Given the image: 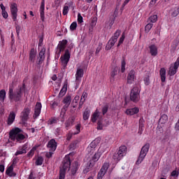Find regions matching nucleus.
I'll return each instance as SVG.
<instances>
[{
  "instance_id": "obj_1",
  "label": "nucleus",
  "mask_w": 179,
  "mask_h": 179,
  "mask_svg": "<svg viewBox=\"0 0 179 179\" xmlns=\"http://www.w3.org/2000/svg\"><path fill=\"white\" fill-rule=\"evenodd\" d=\"M23 92H26V84L23 83L22 86H18L17 89L13 90V87H9L8 90V99L10 101L17 103L22 101L23 97Z\"/></svg>"
},
{
  "instance_id": "obj_2",
  "label": "nucleus",
  "mask_w": 179,
  "mask_h": 179,
  "mask_svg": "<svg viewBox=\"0 0 179 179\" xmlns=\"http://www.w3.org/2000/svg\"><path fill=\"white\" fill-rule=\"evenodd\" d=\"M20 132H22V129L19 127H16L11 130L9 133L10 139H11V141H16V142H19V143H22V141L26 139V136L20 134Z\"/></svg>"
},
{
  "instance_id": "obj_3",
  "label": "nucleus",
  "mask_w": 179,
  "mask_h": 179,
  "mask_svg": "<svg viewBox=\"0 0 179 179\" xmlns=\"http://www.w3.org/2000/svg\"><path fill=\"white\" fill-rule=\"evenodd\" d=\"M125 155H127V146L122 145L119 148L118 152L113 155V159L115 163H118Z\"/></svg>"
},
{
  "instance_id": "obj_4",
  "label": "nucleus",
  "mask_w": 179,
  "mask_h": 179,
  "mask_svg": "<svg viewBox=\"0 0 179 179\" xmlns=\"http://www.w3.org/2000/svg\"><path fill=\"white\" fill-rule=\"evenodd\" d=\"M130 100L133 103H138L141 100V88L139 87H134L131 90Z\"/></svg>"
},
{
  "instance_id": "obj_5",
  "label": "nucleus",
  "mask_w": 179,
  "mask_h": 179,
  "mask_svg": "<svg viewBox=\"0 0 179 179\" xmlns=\"http://www.w3.org/2000/svg\"><path fill=\"white\" fill-rule=\"evenodd\" d=\"M150 148V144L149 143H146L145 145L142 147L138 158L137 159V161L136 162V164H141V163L143 162L145 157H146V155H148V152H149Z\"/></svg>"
},
{
  "instance_id": "obj_6",
  "label": "nucleus",
  "mask_w": 179,
  "mask_h": 179,
  "mask_svg": "<svg viewBox=\"0 0 179 179\" xmlns=\"http://www.w3.org/2000/svg\"><path fill=\"white\" fill-rule=\"evenodd\" d=\"M69 59H71V52H69V50L67 49L65 50L64 55L60 57V61L64 69L68 66V62H69Z\"/></svg>"
},
{
  "instance_id": "obj_7",
  "label": "nucleus",
  "mask_w": 179,
  "mask_h": 179,
  "mask_svg": "<svg viewBox=\"0 0 179 179\" xmlns=\"http://www.w3.org/2000/svg\"><path fill=\"white\" fill-rule=\"evenodd\" d=\"M10 10L13 22H17V4L13 3L10 6Z\"/></svg>"
},
{
  "instance_id": "obj_8",
  "label": "nucleus",
  "mask_w": 179,
  "mask_h": 179,
  "mask_svg": "<svg viewBox=\"0 0 179 179\" xmlns=\"http://www.w3.org/2000/svg\"><path fill=\"white\" fill-rule=\"evenodd\" d=\"M108 167H110V164L105 162L98 173L97 179H103V177L106 176V173H107V171L108 170Z\"/></svg>"
},
{
  "instance_id": "obj_9",
  "label": "nucleus",
  "mask_w": 179,
  "mask_h": 179,
  "mask_svg": "<svg viewBox=\"0 0 179 179\" xmlns=\"http://www.w3.org/2000/svg\"><path fill=\"white\" fill-rule=\"evenodd\" d=\"M178 66H179V57L176 59L173 66H171L169 68V75L171 76H174V75L177 73V70L178 69Z\"/></svg>"
},
{
  "instance_id": "obj_10",
  "label": "nucleus",
  "mask_w": 179,
  "mask_h": 179,
  "mask_svg": "<svg viewBox=\"0 0 179 179\" xmlns=\"http://www.w3.org/2000/svg\"><path fill=\"white\" fill-rule=\"evenodd\" d=\"M62 168H61V170H64L66 171L68 169H71V158L69 156H66L62 162Z\"/></svg>"
},
{
  "instance_id": "obj_11",
  "label": "nucleus",
  "mask_w": 179,
  "mask_h": 179,
  "mask_svg": "<svg viewBox=\"0 0 179 179\" xmlns=\"http://www.w3.org/2000/svg\"><path fill=\"white\" fill-rule=\"evenodd\" d=\"M29 114H30V108H24L20 116L21 120L24 124L29 120Z\"/></svg>"
},
{
  "instance_id": "obj_12",
  "label": "nucleus",
  "mask_w": 179,
  "mask_h": 179,
  "mask_svg": "<svg viewBox=\"0 0 179 179\" xmlns=\"http://www.w3.org/2000/svg\"><path fill=\"white\" fill-rule=\"evenodd\" d=\"M47 146L50 148V152H55L57 150V141L52 138L48 143Z\"/></svg>"
},
{
  "instance_id": "obj_13",
  "label": "nucleus",
  "mask_w": 179,
  "mask_h": 179,
  "mask_svg": "<svg viewBox=\"0 0 179 179\" xmlns=\"http://www.w3.org/2000/svg\"><path fill=\"white\" fill-rule=\"evenodd\" d=\"M84 71L83 69H78L76 73V83H80L82 78H83Z\"/></svg>"
},
{
  "instance_id": "obj_14",
  "label": "nucleus",
  "mask_w": 179,
  "mask_h": 179,
  "mask_svg": "<svg viewBox=\"0 0 179 179\" xmlns=\"http://www.w3.org/2000/svg\"><path fill=\"white\" fill-rule=\"evenodd\" d=\"M44 59H45V49L43 48L41 49L39 52V59L36 62V64L38 65H41L44 62Z\"/></svg>"
},
{
  "instance_id": "obj_15",
  "label": "nucleus",
  "mask_w": 179,
  "mask_h": 179,
  "mask_svg": "<svg viewBox=\"0 0 179 179\" xmlns=\"http://www.w3.org/2000/svg\"><path fill=\"white\" fill-rule=\"evenodd\" d=\"M41 103L37 102L35 106V110L34 113V118H37L40 114H41Z\"/></svg>"
},
{
  "instance_id": "obj_16",
  "label": "nucleus",
  "mask_w": 179,
  "mask_h": 179,
  "mask_svg": "<svg viewBox=\"0 0 179 179\" xmlns=\"http://www.w3.org/2000/svg\"><path fill=\"white\" fill-rule=\"evenodd\" d=\"M36 55H37V51L34 48H31L29 52V62L31 64L36 62Z\"/></svg>"
},
{
  "instance_id": "obj_17",
  "label": "nucleus",
  "mask_w": 179,
  "mask_h": 179,
  "mask_svg": "<svg viewBox=\"0 0 179 179\" xmlns=\"http://www.w3.org/2000/svg\"><path fill=\"white\" fill-rule=\"evenodd\" d=\"M134 80H135V71L131 70L130 71V72L127 76V83L129 85H132Z\"/></svg>"
},
{
  "instance_id": "obj_18",
  "label": "nucleus",
  "mask_w": 179,
  "mask_h": 179,
  "mask_svg": "<svg viewBox=\"0 0 179 179\" xmlns=\"http://www.w3.org/2000/svg\"><path fill=\"white\" fill-rule=\"evenodd\" d=\"M73 122H75V117L72 116L69 117V119L65 122L64 125L66 129L68 131L73 125Z\"/></svg>"
},
{
  "instance_id": "obj_19",
  "label": "nucleus",
  "mask_w": 179,
  "mask_h": 179,
  "mask_svg": "<svg viewBox=\"0 0 179 179\" xmlns=\"http://www.w3.org/2000/svg\"><path fill=\"white\" fill-rule=\"evenodd\" d=\"M44 10H45V3L44 0H43L41 1V5L40 7V15H41V19L42 22H44V20H45Z\"/></svg>"
},
{
  "instance_id": "obj_20",
  "label": "nucleus",
  "mask_w": 179,
  "mask_h": 179,
  "mask_svg": "<svg viewBox=\"0 0 179 179\" xmlns=\"http://www.w3.org/2000/svg\"><path fill=\"white\" fill-rule=\"evenodd\" d=\"M150 54L152 57H156L158 54L157 46L155 44H152L149 46Z\"/></svg>"
},
{
  "instance_id": "obj_21",
  "label": "nucleus",
  "mask_w": 179,
  "mask_h": 179,
  "mask_svg": "<svg viewBox=\"0 0 179 179\" xmlns=\"http://www.w3.org/2000/svg\"><path fill=\"white\" fill-rule=\"evenodd\" d=\"M15 118H16V113H15V112H10L7 120L8 125H12V124H13V122H15Z\"/></svg>"
},
{
  "instance_id": "obj_22",
  "label": "nucleus",
  "mask_w": 179,
  "mask_h": 179,
  "mask_svg": "<svg viewBox=\"0 0 179 179\" xmlns=\"http://www.w3.org/2000/svg\"><path fill=\"white\" fill-rule=\"evenodd\" d=\"M6 174L8 176V177H16V173L13 171V165H10L7 168Z\"/></svg>"
},
{
  "instance_id": "obj_23",
  "label": "nucleus",
  "mask_w": 179,
  "mask_h": 179,
  "mask_svg": "<svg viewBox=\"0 0 179 179\" xmlns=\"http://www.w3.org/2000/svg\"><path fill=\"white\" fill-rule=\"evenodd\" d=\"M68 90V82L66 81L63 85V87L59 92V97H64L65 94H66V91Z\"/></svg>"
},
{
  "instance_id": "obj_24",
  "label": "nucleus",
  "mask_w": 179,
  "mask_h": 179,
  "mask_svg": "<svg viewBox=\"0 0 179 179\" xmlns=\"http://www.w3.org/2000/svg\"><path fill=\"white\" fill-rule=\"evenodd\" d=\"M117 43V40L111 38L107 43L106 46V51L110 50V48H113L114 47V45Z\"/></svg>"
},
{
  "instance_id": "obj_25",
  "label": "nucleus",
  "mask_w": 179,
  "mask_h": 179,
  "mask_svg": "<svg viewBox=\"0 0 179 179\" xmlns=\"http://www.w3.org/2000/svg\"><path fill=\"white\" fill-rule=\"evenodd\" d=\"M139 113V108L135 107L130 109H127L125 113L127 115H134V114H138Z\"/></svg>"
},
{
  "instance_id": "obj_26",
  "label": "nucleus",
  "mask_w": 179,
  "mask_h": 179,
  "mask_svg": "<svg viewBox=\"0 0 179 179\" xmlns=\"http://www.w3.org/2000/svg\"><path fill=\"white\" fill-rule=\"evenodd\" d=\"M0 8L1 9V15L4 19H8L9 15H8V12H6V8L3 6V3L0 4Z\"/></svg>"
},
{
  "instance_id": "obj_27",
  "label": "nucleus",
  "mask_w": 179,
  "mask_h": 179,
  "mask_svg": "<svg viewBox=\"0 0 179 179\" xmlns=\"http://www.w3.org/2000/svg\"><path fill=\"white\" fill-rule=\"evenodd\" d=\"M159 75L161 78V82L164 83L166 82V69L162 68L159 71Z\"/></svg>"
},
{
  "instance_id": "obj_28",
  "label": "nucleus",
  "mask_w": 179,
  "mask_h": 179,
  "mask_svg": "<svg viewBox=\"0 0 179 179\" xmlns=\"http://www.w3.org/2000/svg\"><path fill=\"white\" fill-rule=\"evenodd\" d=\"M57 48L58 50L56 51V55H57V57H59V55H61V52H62V51H64L66 48L64 46V45H62L59 43Z\"/></svg>"
},
{
  "instance_id": "obj_29",
  "label": "nucleus",
  "mask_w": 179,
  "mask_h": 179,
  "mask_svg": "<svg viewBox=\"0 0 179 179\" xmlns=\"http://www.w3.org/2000/svg\"><path fill=\"white\" fill-rule=\"evenodd\" d=\"M90 117V110L87 108L83 113V119L84 120V121H87Z\"/></svg>"
},
{
  "instance_id": "obj_30",
  "label": "nucleus",
  "mask_w": 179,
  "mask_h": 179,
  "mask_svg": "<svg viewBox=\"0 0 179 179\" xmlns=\"http://www.w3.org/2000/svg\"><path fill=\"white\" fill-rule=\"evenodd\" d=\"M118 73V69L115 68L110 73V82H114L115 76H117Z\"/></svg>"
},
{
  "instance_id": "obj_31",
  "label": "nucleus",
  "mask_w": 179,
  "mask_h": 179,
  "mask_svg": "<svg viewBox=\"0 0 179 179\" xmlns=\"http://www.w3.org/2000/svg\"><path fill=\"white\" fill-rule=\"evenodd\" d=\"M5 99H6V91L1 90H0V101L4 103Z\"/></svg>"
},
{
  "instance_id": "obj_32",
  "label": "nucleus",
  "mask_w": 179,
  "mask_h": 179,
  "mask_svg": "<svg viewBox=\"0 0 179 179\" xmlns=\"http://www.w3.org/2000/svg\"><path fill=\"white\" fill-rule=\"evenodd\" d=\"M99 114H100V112L99 110H95V112L92 114L91 117V121L92 122H96L97 121V117H99Z\"/></svg>"
},
{
  "instance_id": "obj_33",
  "label": "nucleus",
  "mask_w": 179,
  "mask_h": 179,
  "mask_svg": "<svg viewBox=\"0 0 179 179\" xmlns=\"http://www.w3.org/2000/svg\"><path fill=\"white\" fill-rule=\"evenodd\" d=\"M43 162H44V158H43V157H41V156H39L37 157V159L35 162V164H36V166H42Z\"/></svg>"
},
{
  "instance_id": "obj_34",
  "label": "nucleus",
  "mask_w": 179,
  "mask_h": 179,
  "mask_svg": "<svg viewBox=\"0 0 179 179\" xmlns=\"http://www.w3.org/2000/svg\"><path fill=\"white\" fill-rule=\"evenodd\" d=\"M167 121H169V116L166 114H163L159 119V122H161V124H166Z\"/></svg>"
},
{
  "instance_id": "obj_35",
  "label": "nucleus",
  "mask_w": 179,
  "mask_h": 179,
  "mask_svg": "<svg viewBox=\"0 0 179 179\" xmlns=\"http://www.w3.org/2000/svg\"><path fill=\"white\" fill-rule=\"evenodd\" d=\"M18 149L21 151V152H24V153H27V150L29 149V144L25 143L22 146H20L18 148Z\"/></svg>"
},
{
  "instance_id": "obj_36",
  "label": "nucleus",
  "mask_w": 179,
  "mask_h": 179,
  "mask_svg": "<svg viewBox=\"0 0 179 179\" xmlns=\"http://www.w3.org/2000/svg\"><path fill=\"white\" fill-rule=\"evenodd\" d=\"M127 65V62H125V58H122V62H121V68H120V71L122 73H124L125 72V66Z\"/></svg>"
},
{
  "instance_id": "obj_37",
  "label": "nucleus",
  "mask_w": 179,
  "mask_h": 179,
  "mask_svg": "<svg viewBox=\"0 0 179 179\" xmlns=\"http://www.w3.org/2000/svg\"><path fill=\"white\" fill-rule=\"evenodd\" d=\"M101 156V152H96L94 154V155L93 156L92 159H91V160H92V162H94V163H96V162L99 161V159H100Z\"/></svg>"
},
{
  "instance_id": "obj_38",
  "label": "nucleus",
  "mask_w": 179,
  "mask_h": 179,
  "mask_svg": "<svg viewBox=\"0 0 179 179\" xmlns=\"http://www.w3.org/2000/svg\"><path fill=\"white\" fill-rule=\"evenodd\" d=\"M72 101L71 95H66L63 100V103L64 104H68L69 106L71 104V101Z\"/></svg>"
},
{
  "instance_id": "obj_39",
  "label": "nucleus",
  "mask_w": 179,
  "mask_h": 179,
  "mask_svg": "<svg viewBox=\"0 0 179 179\" xmlns=\"http://www.w3.org/2000/svg\"><path fill=\"white\" fill-rule=\"evenodd\" d=\"M36 150H37V147H33L31 150L27 153V157H29V159H31L32 156H34V152H36Z\"/></svg>"
},
{
  "instance_id": "obj_40",
  "label": "nucleus",
  "mask_w": 179,
  "mask_h": 179,
  "mask_svg": "<svg viewBox=\"0 0 179 179\" xmlns=\"http://www.w3.org/2000/svg\"><path fill=\"white\" fill-rule=\"evenodd\" d=\"M57 122H58V119H57V117H51L48 121V125H54V124H57Z\"/></svg>"
},
{
  "instance_id": "obj_41",
  "label": "nucleus",
  "mask_w": 179,
  "mask_h": 179,
  "mask_svg": "<svg viewBox=\"0 0 179 179\" xmlns=\"http://www.w3.org/2000/svg\"><path fill=\"white\" fill-rule=\"evenodd\" d=\"M78 169H79V167L76 164L75 166H72L71 169V176H75V174H76Z\"/></svg>"
},
{
  "instance_id": "obj_42",
  "label": "nucleus",
  "mask_w": 179,
  "mask_h": 179,
  "mask_svg": "<svg viewBox=\"0 0 179 179\" xmlns=\"http://www.w3.org/2000/svg\"><path fill=\"white\" fill-rule=\"evenodd\" d=\"M121 34V30L117 29L113 34V36L111 37V38H113L114 40H118V37H120Z\"/></svg>"
},
{
  "instance_id": "obj_43",
  "label": "nucleus",
  "mask_w": 179,
  "mask_h": 179,
  "mask_svg": "<svg viewBox=\"0 0 179 179\" xmlns=\"http://www.w3.org/2000/svg\"><path fill=\"white\" fill-rule=\"evenodd\" d=\"M179 15V7H176L174 10L171 13L172 17H177Z\"/></svg>"
},
{
  "instance_id": "obj_44",
  "label": "nucleus",
  "mask_w": 179,
  "mask_h": 179,
  "mask_svg": "<svg viewBox=\"0 0 179 179\" xmlns=\"http://www.w3.org/2000/svg\"><path fill=\"white\" fill-rule=\"evenodd\" d=\"M66 174V171L65 169L59 170V179H65V175Z\"/></svg>"
},
{
  "instance_id": "obj_45",
  "label": "nucleus",
  "mask_w": 179,
  "mask_h": 179,
  "mask_svg": "<svg viewBox=\"0 0 179 179\" xmlns=\"http://www.w3.org/2000/svg\"><path fill=\"white\" fill-rule=\"evenodd\" d=\"M101 112L103 115H106L107 113L108 112V105L106 104L105 106H102L101 108Z\"/></svg>"
},
{
  "instance_id": "obj_46",
  "label": "nucleus",
  "mask_w": 179,
  "mask_h": 179,
  "mask_svg": "<svg viewBox=\"0 0 179 179\" xmlns=\"http://www.w3.org/2000/svg\"><path fill=\"white\" fill-rule=\"evenodd\" d=\"M153 27V24L152 23H148L145 27V33H149L152 28Z\"/></svg>"
},
{
  "instance_id": "obj_47",
  "label": "nucleus",
  "mask_w": 179,
  "mask_h": 179,
  "mask_svg": "<svg viewBox=\"0 0 179 179\" xmlns=\"http://www.w3.org/2000/svg\"><path fill=\"white\" fill-rule=\"evenodd\" d=\"M148 19L151 23H156L157 22V15H151Z\"/></svg>"
},
{
  "instance_id": "obj_48",
  "label": "nucleus",
  "mask_w": 179,
  "mask_h": 179,
  "mask_svg": "<svg viewBox=\"0 0 179 179\" xmlns=\"http://www.w3.org/2000/svg\"><path fill=\"white\" fill-rule=\"evenodd\" d=\"M125 40V33H123L120 38L119 42L117 43V47H120L124 43V41Z\"/></svg>"
},
{
  "instance_id": "obj_49",
  "label": "nucleus",
  "mask_w": 179,
  "mask_h": 179,
  "mask_svg": "<svg viewBox=\"0 0 179 179\" xmlns=\"http://www.w3.org/2000/svg\"><path fill=\"white\" fill-rule=\"evenodd\" d=\"M78 27V23L76 22H73L70 25V30L71 31H74V30Z\"/></svg>"
},
{
  "instance_id": "obj_50",
  "label": "nucleus",
  "mask_w": 179,
  "mask_h": 179,
  "mask_svg": "<svg viewBox=\"0 0 179 179\" xmlns=\"http://www.w3.org/2000/svg\"><path fill=\"white\" fill-rule=\"evenodd\" d=\"M69 12V6H64L63 8V15L64 16H66L68 15V13Z\"/></svg>"
},
{
  "instance_id": "obj_51",
  "label": "nucleus",
  "mask_w": 179,
  "mask_h": 179,
  "mask_svg": "<svg viewBox=\"0 0 179 179\" xmlns=\"http://www.w3.org/2000/svg\"><path fill=\"white\" fill-rule=\"evenodd\" d=\"M96 129H97L99 131H101V129H103V122L101 121V120H100L98 121Z\"/></svg>"
},
{
  "instance_id": "obj_52",
  "label": "nucleus",
  "mask_w": 179,
  "mask_h": 179,
  "mask_svg": "<svg viewBox=\"0 0 179 179\" xmlns=\"http://www.w3.org/2000/svg\"><path fill=\"white\" fill-rule=\"evenodd\" d=\"M65 114H66V111L61 110L60 118L62 119V121H65Z\"/></svg>"
},
{
  "instance_id": "obj_53",
  "label": "nucleus",
  "mask_w": 179,
  "mask_h": 179,
  "mask_svg": "<svg viewBox=\"0 0 179 179\" xmlns=\"http://www.w3.org/2000/svg\"><path fill=\"white\" fill-rule=\"evenodd\" d=\"M82 127V124H78L76 126V129L77 131L76 133H74V135H78V134H80V127Z\"/></svg>"
},
{
  "instance_id": "obj_54",
  "label": "nucleus",
  "mask_w": 179,
  "mask_h": 179,
  "mask_svg": "<svg viewBox=\"0 0 179 179\" xmlns=\"http://www.w3.org/2000/svg\"><path fill=\"white\" fill-rule=\"evenodd\" d=\"M78 23L80 24V23H83V17L80 15V13L78 14Z\"/></svg>"
},
{
  "instance_id": "obj_55",
  "label": "nucleus",
  "mask_w": 179,
  "mask_h": 179,
  "mask_svg": "<svg viewBox=\"0 0 179 179\" xmlns=\"http://www.w3.org/2000/svg\"><path fill=\"white\" fill-rule=\"evenodd\" d=\"M92 167L89 166V165L86 166V168L83 170V173L84 174H87V173H89V171H90V170H92Z\"/></svg>"
},
{
  "instance_id": "obj_56",
  "label": "nucleus",
  "mask_w": 179,
  "mask_h": 179,
  "mask_svg": "<svg viewBox=\"0 0 179 179\" xmlns=\"http://www.w3.org/2000/svg\"><path fill=\"white\" fill-rule=\"evenodd\" d=\"M94 164H96V162H94V161H92V159L90 160L87 164V166H88V167H92L93 168V166H94Z\"/></svg>"
},
{
  "instance_id": "obj_57",
  "label": "nucleus",
  "mask_w": 179,
  "mask_h": 179,
  "mask_svg": "<svg viewBox=\"0 0 179 179\" xmlns=\"http://www.w3.org/2000/svg\"><path fill=\"white\" fill-rule=\"evenodd\" d=\"M86 99H87V93L86 92H83V94H82V96H81L80 100H81V101H83V100L85 101Z\"/></svg>"
},
{
  "instance_id": "obj_58",
  "label": "nucleus",
  "mask_w": 179,
  "mask_h": 179,
  "mask_svg": "<svg viewBox=\"0 0 179 179\" xmlns=\"http://www.w3.org/2000/svg\"><path fill=\"white\" fill-rule=\"evenodd\" d=\"M17 163H19V158L18 157H15L13 159V164H12L11 166H16Z\"/></svg>"
},
{
  "instance_id": "obj_59",
  "label": "nucleus",
  "mask_w": 179,
  "mask_h": 179,
  "mask_svg": "<svg viewBox=\"0 0 179 179\" xmlns=\"http://www.w3.org/2000/svg\"><path fill=\"white\" fill-rule=\"evenodd\" d=\"M171 177H178V171H173L171 173Z\"/></svg>"
},
{
  "instance_id": "obj_60",
  "label": "nucleus",
  "mask_w": 179,
  "mask_h": 179,
  "mask_svg": "<svg viewBox=\"0 0 179 179\" xmlns=\"http://www.w3.org/2000/svg\"><path fill=\"white\" fill-rule=\"evenodd\" d=\"M24 154H26L24 152L20 151V150L18 149V150H17L16 152L15 153V156H19V155H24Z\"/></svg>"
},
{
  "instance_id": "obj_61",
  "label": "nucleus",
  "mask_w": 179,
  "mask_h": 179,
  "mask_svg": "<svg viewBox=\"0 0 179 179\" xmlns=\"http://www.w3.org/2000/svg\"><path fill=\"white\" fill-rule=\"evenodd\" d=\"M94 148H96V145H94V141H93L90 144L88 149L91 148V150H93Z\"/></svg>"
},
{
  "instance_id": "obj_62",
  "label": "nucleus",
  "mask_w": 179,
  "mask_h": 179,
  "mask_svg": "<svg viewBox=\"0 0 179 179\" xmlns=\"http://www.w3.org/2000/svg\"><path fill=\"white\" fill-rule=\"evenodd\" d=\"M52 155H53L52 151H50V152H47V153L45 154V157H46L48 159H51V157H52Z\"/></svg>"
},
{
  "instance_id": "obj_63",
  "label": "nucleus",
  "mask_w": 179,
  "mask_h": 179,
  "mask_svg": "<svg viewBox=\"0 0 179 179\" xmlns=\"http://www.w3.org/2000/svg\"><path fill=\"white\" fill-rule=\"evenodd\" d=\"M20 29L21 27L20 25H16L15 30L17 36H19V34H20Z\"/></svg>"
},
{
  "instance_id": "obj_64",
  "label": "nucleus",
  "mask_w": 179,
  "mask_h": 179,
  "mask_svg": "<svg viewBox=\"0 0 179 179\" xmlns=\"http://www.w3.org/2000/svg\"><path fill=\"white\" fill-rule=\"evenodd\" d=\"M63 46L66 48V44H68V41L67 40H62V41L59 42Z\"/></svg>"
}]
</instances>
